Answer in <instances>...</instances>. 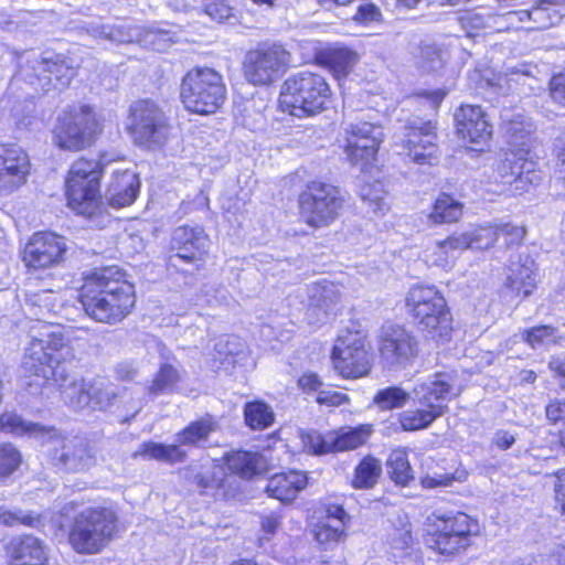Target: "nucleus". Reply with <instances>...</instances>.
<instances>
[{"mask_svg":"<svg viewBox=\"0 0 565 565\" xmlns=\"http://www.w3.org/2000/svg\"><path fill=\"white\" fill-rule=\"evenodd\" d=\"M28 351L25 371L57 386L63 402L74 411L106 412L118 393L113 384L100 379L85 380L71 374L67 363L74 359L70 344L54 330L43 333Z\"/></svg>","mask_w":565,"mask_h":565,"instance_id":"nucleus-1","label":"nucleus"},{"mask_svg":"<svg viewBox=\"0 0 565 565\" xmlns=\"http://www.w3.org/2000/svg\"><path fill=\"white\" fill-rule=\"evenodd\" d=\"M407 312L418 329L437 342L450 340L452 317L443 294L435 286H414L405 298Z\"/></svg>","mask_w":565,"mask_h":565,"instance_id":"nucleus-2","label":"nucleus"},{"mask_svg":"<svg viewBox=\"0 0 565 565\" xmlns=\"http://www.w3.org/2000/svg\"><path fill=\"white\" fill-rule=\"evenodd\" d=\"M330 97L331 89L322 75L301 71L284 82L279 105L295 117L312 116L326 109Z\"/></svg>","mask_w":565,"mask_h":565,"instance_id":"nucleus-3","label":"nucleus"},{"mask_svg":"<svg viewBox=\"0 0 565 565\" xmlns=\"http://www.w3.org/2000/svg\"><path fill=\"white\" fill-rule=\"evenodd\" d=\"M118 518L108 508H85L74 515L68 527V542L79 554H96L115 537Z\"/></svg>","mask_w":565,"mask_h":565,"instance_id":"nucleus-4","label":"nucleus"},{"mask_svg":"<svg viewBox=\"0 0 565 565\" xmlns=\"http://www.w3.org/2000/svg\"><path fill=\"white\" fill-rule=\"evenodd\" d=\"M452 377L448 373H435L413 388L414 401L422 406L404 412L401 424L405 430H418L428 427L447 411L445 402L456 396Z\"/></svg>","mask_w":565,"mask_h":565,"instance_id":"nucleus-5","label":"nucleus"},{"mask_svg":"<svg viewBox=\"0 0 565 565\" xmlns=\"http://www.w3.org/2000/svg\"><path fill=\"white\" fill-rule=\"evenodd\" d=\"M180 97L185 109L211 115L222 107L226 87L222 75L213 68H193L183 77Z\"/></svg>","mask_w":565,"mask_h":565,"instance_id":"nucleus-6","label":"nucleus"},{"mask_svg":"<svg viewBox=\"0 0 565 565\" xmlns=\"http://www.w3.org/2000/svg\"><path fill=\"white\" fill-rule=\"evenodd\" d=\"M41 444L50 462L63 471L83 472L97 461L98 448L84 437H64L49 428Z\"/></svg>","mask_w":565,"mask_h":565,"instance_id":"nucleus-7","label":"nucleus"},{"mask_svg":"<svg viewBox=\"0 0 565 565\" xmlns=\"http://www.w3.org/2000/svg\"><path fill=\"white\" fill-rule=\"evenodd\" d=\"M102 169L95 160L78 159L70 171L65 182L68 206L77 214L95 215L100 206L99 180Z\"/></svg>","mask_w":565,"mask_h":565,"instance_id":"nucleus-8","label":"nucleus"},{"mask_svg":"<svg viewBox=\"0 0 565 565\" xmlns=\"http://www.w3.org/2000/svg\"><path fill=\"white\" fill-rule=\"evenodd\" d=\"M126 128L135 143L148 149L162 147L169 136L164 113L148 99L137 100L130 106Z\"/></svg>","mask_w":565,"mask_h":565,"instance_id":"nucleus-9","label":"nucleus"},{"mask_svg":"<svg viewBox=\"0 0 565 565\" xmlns=\"http://www.w3.org/2000/svg\"><path fill=\"white\" fill-rule=\"evenodd\" d=\"M97 131L98 124L89 106L70 107L57 117L53 141L62 150L79 151L92 145Z\"/></svg>","mask_w":565,"mask_h":565,"instance_id":"nucleus-10","label":"nucleus"},{"mask_svg":"<svg viewBox=\"0 0 565 565\" xmlns=\"http://www.w3.org/2000/svg\"><path fill=\"white\" fill-rule=\"evenodd\" d=\"M300 215L311 227L331 224L343 206L340 190L329 183L312 182L300 195Z\"/></svg>","mask_w":565,"mask_h":565,"instance_id":"nucleus-11","label":"nucleus"},{"mask_svg":"<svg viewBox=\"0 0 565 565\" xmlns=\"http://www.w3.org/2000/svg\"><path fill=\"white\" fill-rule=\"evenodd\" d=\"M334 369L343 377L365 376L372 369V354L366 345V335L362 331L343 330L332 350Z\"/></svg>","mask_w":565,"mask_h":565,"instance_id":"nucleus-12","label":"nucleus"},{"mask_svg":"<svg viewBox=\"0 0 565 565\" xmlns=\"http://www.w3.org/2000/svg\"><path fill=\"white\" fill-rule=\"evenodd\" d=\"M21 75L25 82L36 90L63 89L75 75L62 54L44 52L28 60L21 67Z\"/></svg>","mask_w":565,"mask_h":565,"instance_id":"nucleus-13","label":"nucleus"},{"mask_svg":"<svg viewBox=\"0 0 565 565\" xmlns=\"http://www.w3.org/2000/svg\"><path fill=\"white\" fill-rule=\"evenodd\" d=\"M289 53L279 44H263L248 51L243 61L246 81L255 86H267L287 71Z\"/></svg>","mask_w":565,"mask_h":565,"instance_id":"nucleus-14","label":"nucleus"},{"mask_svg":"<svg viewBox=\"0 0 565 565\" xmlns=\"http://www.w3.org/2000/svg\"><path fill=\"white\" fill-rule=\"evenodd\" d=\"M380 358L390 370H403L419 354V342L413 331L403 326L383 327L377 344Z\"/></svg>","mask_w":565,"mask_h":565,"instance_id":"nucleus-15","label":"nucleus"},{"mask_svg":"<svg viewBox=\"0 0 565 565\" xmlns=\"http://www.w3.org/2000/svg\"><path fill=\"white\" fill-rule=\"evenodd\" d=\"M345 153L352 166L367 172L375 161L384 132L381 126L366 121L351 124L347 129Z\"/></svg>","mask_w":565,"mask_h":565,"instance_id":"nucleus-16","label":"nucleus"},{"mask_svg":"<svg viewBox=\"0 0 565 565\" xmlns=\"http://www.w3.org/2000/svg\"><path fill=\"white\" fill-rule=\"evenodd\" d=\"M65 252L64 237L51 232H39L26 244L23 262L33 269L51 268L62 262Z\"/></svg>","mask_w":565,"mask_h":565,"instance_id":"nucleus-17","label":"nucleus"},{"mask_svg":"<svg viewBox=\"0 0 565 565\" xmlns=\"http://www.w3.org/2000/svg\"><path fill=\"white\" fill-rule=\"evenodd\" d=\"M431 121H409L405 126L403 146L411 160L418 164H431L437 159L438 146Z\"/></svg>","mask_w":565,"mask_h":565,"instance_id":"nucleus-18","label":"nucleus"},{"mask_svg":"<svg viewBox=\"0 0 565 565\" xmlns=\"http://www.w3.org/2000/svg\"><path fill=\"white\" fill-rule=\"evenodd\" d=\"M52 294L42 290L34 294H29L25 297V301L23 305V311L25 316L34 320L35 323L30 327V338L31 341L29 345L25 348L24 359H23V369L25 370V360L29 349L31 348L32 343L38 339H44L46 338L43 333L47 332L50 333V330H54V333L61 334L66 342L68 343V340L64 337V334L61 331V328L56 324H54L50 319L53 317L52 310Z\"/></svg>","mask_w":565,"mask_h":565,"instance_id":"nucleus-19","label":"nucleus"},{"mask_svg":"<svg viewBox=\"0 0 565 565\" xmlns=\"http://www.w3.org/2000/svg\"><path fill=\"white\" fill-rule=\"evenodd\" d=\"M84 288L96 289L104 296L117 298L118 302L135 306L134 286L126 279L125 273L117 266L97 268L85 277Z\"/></svg>","mask_w":565,"mask_h":565,"instance_id":"nucleus-20","label":"nucleus"},{"mask_svg":"<svg viewBox=\"0 0 565 565\" xmlns=\"http://www.w3.org/2000/svg\"><path fill=\"white\" fill-rule=\"evenodd\" d=\"M537 286V268L529 255H519L511 259L507 268V277L502 285V295L509 299H525Z\"/></svg>","mask_w":565,"mask_h":565,"instance_id":"nucleus-21","label":"nucleus"},{"mask_svg":"<svg viewBox=\"0 0 565 565\" xmlns=\"http://www.w3.org/2000/svg\"><path fill=\"white\" fill-rule=\"evenodd\" d=\"M28 153L17 145H0V196L8 195L26 181Z\"/></svg>","mask_w":565,"mask_h":565,"instance_id":"nucleus-22","label":"nucleus"},{"mask_svg":"<svg viewBox=\"0 0 565 565\" xmlns=\"http://www.w3.org/2000/svg\"><path fill=\"white\" fill-rule=\"evenodd\" d=\"M79 300L85 313L90 319L107 324L122 321L134 308L128 303L118 302L116 297H113L111 300L109 296H104L92 288L82 287Z\"/></svg>","mask_w":565,"mask_h":565,"instance_id":"nucleus-23","label":"nucleus"},{"mask_svg":"<svg viewBox=\"0 0 565 565\" xmlns=\"http://www.w3.org/2000/svg\"><path fill=\"white\" fill-rule=\"evenodd\" d=\"M307 298V320L310 324H320L337 313L341 295L334 284L323 281L308 286Z\"/></svg>","mask_w":565,"mask_h":565,"instance_id":"nucleus-24","label":"nucleus"},{"mask_svg":"<svg viewBox=\"0 0 565 565\" xmlns=\"http://www.w3.org/2000/svg\"><path fill=\"white\" fill-rule=\"evenodd\" d=\"M172 248L177 250L170 262L175 266L177 260L195 263L202 259L209 246V237L202 226H179L173 231Z\"/></svg>","mask_w":565,"mask_h":565,"instance_id":"nucleus-25","label":"nucleus"},{"mask_svg":"<svg viewBox=\"0 0 565 565\" xmlns=\"http://www.w3.org/2000/svg\"><path fill=\"white\" fill-rule=\"evenodd\" d=\"M495 173L497 181L512 185L513 191L520 193L526 191L527 185L539 181L534 162L513 152L505 153V158L498 164Z\"/></svg>","mask_w":565,"mask_h":565,"instance_id":"nucleus-26","label":"nucleus"},{"mask_svg":"<svg viewBox=\"0 0 565 565\" xmlns=\"http://www.w3.org/2000/svg\"><path fill=\"white\" fill-rule=\"evenodd\" d=\"M459 136L471 143L487 141L492 127L486 113L478 105H462L455 114Z\"/></svg>","mask_w":565,"mask_h":565,"instance_id":"nucleus-27","label":"nucleus"},{"mask_svg":"<svg viewBox=\"0 0 565 565\" xmlns=\"http://www.w3.org/2000/svg\"><path fill=\"white\" fill-rule=\"evenodd\" d=\"M140 182L138 175L129 170L115 172L106 191V200L114 207H125L135 202Z\"/></svg>","mask_w":565,"mask_h":565,"instance_id":"nucleus-28","label":"nucleus"},{"mask_svg":"<svg viewBox=\"0 0 565 565\" xmlns=\"http://www.w3.org/2000/svg\"><path fill=\"white\" fill-rule=\"evenodd\" d=\"M307 486V476L303 472L290 470L271 476L266 486L269 497L281 502L292 501L299 491Z\"/></svg>","mask_w":565,"mask_h":565,"instance_id":"nucleus-29","label":"nucleus"},{"mask_svg":"<svg viewBox=\"0 0 565 565\" xmlns=\"http://www.w3.org/2000/svg\"><path fill=\"white\" fill-rule=\"evenodd\" d=\"M46 553L39 539L28 535L10 543L11 565H45Z\"/></svg>","mask_w":565,"mask_h":565,"instance_id":"nucleus-30","label":"nucleus"},{"mask_svg":"<svg viewBox=\"0 0 565 565\" xmlns=\"http://www.w3.org/2000/svg\"><path fill=\"white\" fill-rule=\"evenodd\" d=\"M371 434V425L341 427L338 430L330 431L329 439L332 443V452L356 449L366 443Z\"/></svg>","mask_w":565,"mask_h":565,"instance_id":"nucleus-31","label":"nucleus"},{"mask_svg":"<svg viewBox=\"0 0 565 565\" xmlns=\"http://www.w3.org/2000/svg\"><path fill=\"white\" fill-rule=\"evenodd\" d=\"M228 469L244 479L262 473L266 468L265 458L250 451H235L226 457Z\"/></svg>","mask_w":565,"mask_h":565,"instance_id":"nucleus-32","label":"nucleus"},{"mask_svg":"<svg viewBox=\"0 0 565 565\" xmlns=\"http://www.w3.org/2000/svg\"><path fill=\"white\" fill-rule=\"evenodd\" d=\"M521 337L532 349L563 345L565 343V326H536L524 330Z\"/></svg>","mask_w":565,"mask_h":565,"instance_id":"nucleus-33","label":"nucleus"},{"mask_svg":"<svg viewBox=\"0 0 565 565\" xmlns=\"http://www.w3.org/2000/svg\"><path fill=\"white\" fill-rule=\"evenodd\" d=\"M463 213V204L447 193H440L434 202L428 221L433 225L458 222Z\"/></svg>","mask_w":565,"mask_h":565,"instance_id":"nucleus-34","label":"nucleus"},{"mask_svg":"<svg viewBox=\"0 0 565 565\" xmlns=\"http://www.w3.org/2000/svg\"><path fill=\"white\" fill-rule=\"evenodd\" d=\"M136 455L169 465L183 462L188 456L186 451L180 448L178 444L164 445L154 441L143 443Z\"/></svg>","mask_w":565,"mask_h":565,"instance_id":"nucleus-35","label":"nucleus"},{"mask_svg":"<svg viewBox=\"0 0 565 565\" xmlns=\"http://www.w3.org/2000/svg\"><path fill=\"white\" fill-rule=\"evenodd\" d=\"M469 242L467 232L455 234L444 241L437 242L433 254L426 256L427 262L439 267H447L452 258V252L470 248Z\"/></svg>","mask_w":565,"mask_h":565,"instance_id":"nucleus-36","label":"nucleus"},{"mask_svg":"<svg viewBox=\"0 0 565 565\" xmlns=\"http://www.w3.org/2000/svg\"><path fill=\"white\" fill-rule=\"evenodd\" d=\"M244 344L236 337H221L215 340L213 350V367L220 369L224 367L225 370L228 366H234L237 362V356L243 351Z\"/></svg>","mask_w":565,"mask_h":565,"instance_id":"nucleus-37","label":"nucleus"},{"mask_svg":"<svg viewBox=\"0 0 565 565\" xmlns=\"http://www.w3.org/2000/svg\"><path fill=\"white\" fill-rule=\"evenodd\" d=\"M434 516L437 520V523L435 524L436 531L459 536H471V534L477 532V523H475L466 513L458 512L447 515L434 514Z\"/></svg>","mask_w":565,"mask_h":565,"instance_id":"nucleus-38","label":"nucleus"},{"mask_svg":"<svg viewBox=\"0 0 565 565\" xmlns=\"http://www.w3.org/2000/svg\"><path fill=\"white\" fill-rule=\"evenodd\" d=\"M215 430L214 423L210 418H203L189 424L184 429L179 431L175 441L180 448L199 447L205 443L212 431Z\"/></svg>","mask_w":565,"mask_h":565,"instance_id":"nucleus-39","label":"nucleus"},{"mask_svg":"<svg viewBox=\"0 0 565 565\" xmlns=\"http://www.w3.org/2000/svg\"><path fill=\"white\" fill-rule=\"evenodd\" d=\"M382 475V463L373 456H365L354 469L352 487L355 489H372Z\"/></svg>","mask_w":565,"mask_h":565,"instance_id":"nucleus-40","label":"nucleus"},{"mask_svg":"<svg viewBox=\"0 0 565 565\" xmlns=\"http://www.w3.org/2000/svg\"><path fill=\"white\" fill-rule=\"evenodd\" d=\"M0 428L15 435H29L40 439L42 443L49 428L31 422H25L15 413H4L0 416Z\"/></svg>","mask_w":565,"mask_h":565,"instance_id":"nucleus-41","label":"nucleus"},{"mask_svg":"<svg viewBox=\"0 0 565 565\" xmlns=\"http://www.w3.org/2000/svg\"><path fill=\"white\" fill-rule=\"evenodd\" d=\"M180 380L181 374L179 367L167 361L160 365L148 391L154 396L170 394L174 391Z\"/></svg>","mask_w":565,"mask_h":565,"instance_id":"nucleus-42","label":"nucleus"},{"mask_svg":"<svg viewBox=\"0 0 565 565\" xmlns=\"http://www.w3.org/2000/svg\"><path fill=\"white\" fill-rule=\"evenodd\" d=\"M387 471L391 479L399 486H407L414 479L413 470L404 449H395L390 454Z\"/></svg>","mask_w":565,"mask_h":565,"instance_id":"nucleus-43","label":"nucleus"},{"mask_svg":"<svg viewBox=\"0 0 565 565\" xmlns=\"http://www.w3.org/2000/svg\"><path fill=\"white\" fill-rule=\"evenodd\" d=\"M324 58L337 76H345L358 63L359 56L347 47H334L326 52Z\"/></svg>","mask_w":565,"mask_h":565,"instance_id":"nucleus-44","label":"nucleus"},{"mask_svg":"<svg viewBox=\"0 0 565 565\" xmlns=\"http://www.w3.org/2000/svg\"><path fill=\"white\" fill-rule=\"evenodd\" d=\"M245 422L252 429H265L274 423V412L264 402H250L244 408Z\"/></svg>","mask_w":565,"mask_h":565,"instance_id":"nucleus-45","label":"nucleus"},{"mask_svg":"<svg viewBox=\"0 0 565 565\" xmlns=\"http://www.w3.org/2000/svg\"><path fill=\"white\" fill-rule=\"evenodd\" d=\"M411 399V394L399 386H388L380 390L373 397V404L381 411H392L404 407Z\"/></svg>","mask_w":565,"mask_h":565,"instance_id":"nucleus-46","label":"nucleus"},{"mask_svg":"<svg viewBox=\"0 0 565 565\" xmlns=\"http://www.w3.org/2000/svg\"><path fill=\"white\" fill-rule=\"evenodd\" d=\"M434 547L439 554L452 556L460 553L470 544V536L466 535H451L436 531L433 536Z\"/></svg>","mask_w":565,"mask_h":565,"instance_id":"nucleus-47","label":"nucleus"},{"mask_svg":"<svg viewBox=\"0 0 565 565\" xmlns=\"http://www.w3.org/2000/svg\"><path fill=\"white\" fill-rule=\"evenodd\" d=\"M192 479L203 490L217 488L223 481L222 468L213 463L201 466L199 470H193Z\"/></svg>","mask_w":565,"mask_h":565,"instance_id":"nucleus-48","label":"nucleus"},{"mask_svg":"<svg viewBox=\"0 0 565 565\" xmlns=\"http://www.w3.org/2000/svg\"><path fill=\"white\" fill-rule=\"evenodd\" d=\"M361 199L374 213L383 212L388 206L385 202V191L381 182L364 183L360 188Z\"/></svg>","mask_w":565,"mask_h":565,"instance_id":"nucleus-49","label":"nucleus"},{"mask_svg":"<svg viewBox=\"0 0 565 565\" xmlns=\"http://www.w3.org/2000/svg\"><path fill=\"white\" fill-rule=\"evenodd\" d=\"M300 438L303 449L310 454L323 455L332 452V443H330L329 433L321 435L315 430L302 431Z\"/></svg>","mask_w":565,"mask_h":565,"instance_id":"nucleus-50","label":"nucleus"},{"mask_svg":"<svg viewBox=\"0 0 565 565\" xmlns=\"http://www.w3.org/2000/svg\"><path fill=\"white\" fill-rule=\"evenodd\" d=\"M470 248H489L498 241L497 225L475 227L467 232Z\"/></svg>","mask_w":565,"mask_h":565,"instance_id":"nucleus-51","label":"nucleus"},{"mask_svg":"<svg viewBox=\"0 0 565 565\" xmlns=\"http://www.w3.org/2000/svg\"><path fill=\"white\" fill-rule=\"evenodd\" d=\"M21 461V454L13 445H0V480L10 477L20 467Z\"/></svg>","mask_w":565,"mask_h":565,"instance_id":"nucleus-52","label":"nucleus"},{"mask_svg":"<svg viewBox=\"0 0 565 565\" xmlns=\"http://www.w3.org/2000/svg\"><path fill=\"white\" fill-rule=\"evenodd\" d=\"M417 64L420 68L426 72L437 71L443 66V56L435 45L424 44L419 46L418 54L416 56Z\"/></svg>","mask_w":565,"mask_h":565,"instance_id":"nucleus-53","label":"nucleus"},{"mask_svg":"<svg viewBox=\"0 0 565 565\" xmlns=\"http://www.w3.org/2000/svg\"><path fill=\"white\" fill-rule=\"evenodd\" d=\"M344 530L345 527L340 523L331 524L323 521L316 525L315 536L320 544H331L342 537Z\"/></svg>","mask_w":565,"mask_h":565,"instance_id":"nucleus-54","label":"nucleus"},{"mask_svg":"<svg viewBox=\"0 0 565 565\" xmlns=\"http://www.w3.org/2000/svg\"><path fill=\"white\" fill-rule=\"evenodd\" d=\"M204 10L206 14L217 21L222 22L233 15V7L230 0H204Z\"/></svg>","mask_w":565,"mask_h":565,"instance_id":"nucleus-55","label":"nucleus"},{"mask_svg":"<svg viewBox=\"0 0 565 565\" xmlns=\"http://www.w3.org/2000/svg\"><path fill=\"white\" fill-rule=\"evenodd\" d=\"M35 519L24 511L9 510L4 505H0V524L6 526H14L18 524L32 525Z\"/></svg>","mask_w":565,"mask_h":565,"instance_id":"nucleus-56","label":"nucleus"},{"mask_svg":"<svg viewBox=\"0 0 565 565\" xmlns=\"http://www.w3.org/2000/svg\"><path fill=\"white\" fill-rule=\"evenodd\" d=\"M87 31L92 34V36L96 39H105L118 43L125 41L124 32L120 29L111 25L94 23Z\"/></svg>","mask_w":565,"mask_h":565,"instance_id":"nucleus-57","label":"nucleus"},{"mask_svg":"<svg viewBox=\"0 0 565 565\" xmlns=\"http://www.w3.org/2000/svg\"><path fill=\"white\" fill-rule=\"evenodd\" d=\"M498 238L502 236L507 246L520 244L525 236V228L510 223L497 225Z\"/></svg>","mask_w":565,"mask_h":565,"instance_id":"nucleus-58","label":"nucleus"},{"mask_svg":"<svg viewBox=\"0 0 565 565\" xmlns=\"http://www.w3.org/2000/svg\"><path fill=\"white\" fill-rule=\"evenodd\" d=\"M382 13L379 7L373 3H364L359 6L353 20L361 24H369L371 22H379Z\"/></svg>","mask_w":565,"mask_h":565,"instance_id":"nucleus-59","label":"nucleus"},{"mask_svg":"<svg viewBox=\"0 0 565 565\" xmlns=\"http://www.w3.org/2000/svg\"><path fill=\"white\" fill-rule=\"evenodd\" d=\"M114 372L117 380L128 382L138 375L139 369L135 360H124L115 365Z\"/></svg>","mask_w":565,"mask_h":565,"instance_id":"nucleus-60","label":"nucleus"},{"mask_svg":"<svg viewBox=\"0 0 565 565\" xmlns=\"http://www.w3.org/2000/svg\"><path fill=\"white\" fill-rule=\"evenodd\" d=\"M317 402L322 405L340 406L349 402V396L338 391L320 390L317 395Z\"/></svg>","mask_w":565,"mask_h":565,"instance_id":"nucleus-61","label":"nucleus"},{"mask_svg":"<svg viewBox=\"0 0 565 565\" xmlns=\"http://www.w3.org/2000/svg\"><path fill=\"white\" fill-rule=\"evenodd\" d=\"M326 521L331 524H342L345 527L347 523L350 520L349 514L344 511L341 505L338 504H329L326 510Z\"/></svg>","mask_w":565,"mask_h":565,"instance_id":"nucleus-62","label":"nucleus"},{"mask_svg":"<svg viewBox=\"0 0 565 565\" xmlns=\"http://www.w3.org/2000/svg\"><path fill=\"white\" fill-rule=\"evenodd\" d=\"M550 90L553 100L565 105V75L558 74L552 77Z\"/></svg>","mask_w":565,"mask_h":565,"instance_id":"nucleus-63","label":"nucleus"},{"mask_svg":"<svg viewBox=\"0 0 565 565\" xmlns=\"http://www.w3.org/2000/svg\"><path fill=\"white\" fill-rule=\"evenodd\" d=\"M492 443L501 450H507L515 443V435L505 429H499L494 433Z\"/></svg>","mask_w":565,"mask_h":565,"instance_id":"nucleus-64","label":"nucleus"}]
</instances>
